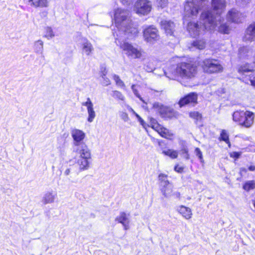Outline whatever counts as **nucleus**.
<instances>
[{"instance_id":"nucleus-3","label":"nucleus","mask_w":255,"mask_h":255,"mask_svg":"<svg viewBox=\"0 0 255 255\" xmlns=\"http://www.w3.org/2000/svg\"><path fill=\"white\" fill-rule=\"evenodd\" d=\"M210 12H202L200 16V21L198 22H189L187 30L191 36L195 37L203 33L205 30H211L214 27L213 17Z\"/></svg>"},{"instance_id":"nucleus-40","label":"nucleus","mask_w":255,"mask_h":255,"mask_svg":"<svg viewBox=\"0 0 255 255\" xmlns=\"http://www.w3.org/2000/svg\"><path fill=\"white\" fill-rule=\"evenodd\" d=\"M195 154L200 159L201 163H204V159L203 157L202 152L199 148L196 147L195 149Z\"/></svg>"},{"instance_id":"nucleus-24","label":"nucleus","mask_w":255,"mask_h":255,"mask_svg":"<svg viewBox=\"0 0 255 255\" xmlns=\"http://www.w3.org/2000/svg\"><path fill=\"white\" fill-rule=\"evenodd\" d=\"M177 211L183 218L187 220H189L192 217V212L189 207L180 205L177 207Z\"/></svg>"},{"instance_id":"nucleus-28","label":"nucleus","mask_w":255,"mask_h":255,"mask_svg":"<svg viewBox=\"0 0 255 255\" xmlns=\"http://www.w3.org/2000/svg\"><path fill=\"white\" fill-rule=\"evenodd\" d=\"M173 187L170 184L168 186H163L161 189V192L165 198H169L172 195V193L173 191Z\"/></svg>"},{"instance_id":"nucleus-43","label":"nucleus","mask_w":255,"mask_h":255,"mask_svg":"<svg viewBox=\"0 0 255 255\" xmlns=\"http://www.w3.org/2000/svg\"><path fill=\"white\" fill-rule=\"evenodd\" d=\"M181 154L186 160L190 158L189 154L188 153V150L186 147H183L181 150Z\"/></svg>"},{"instance_id":"nucleus-16","label":"nucleus","mask_w":255,"mask_h":255,"mask_svg":"<svg viewBox=\"0 0 255 255\" xmlns=\"http://www.w3.org/2000/svg\"><path fill=\"white\" fill-rule=\"evenodd\" d=\"M160 24L167 35H172L175 31V24L170 20L163 19Z\"/></svg>"},{"instance_id":"nucleus-38","label":"nucleus","mask_w":255,"mask_h":255,"mask_svg":"<svg viewBox=\"0 0 255 255\" xmlns=\"http://www.w3.org/2000/svg\"><path fill=\"white\" fill-rule=\"evenodd\" d=\"M113 79L115 80L117 85L122 87H124L125 86L124 82L120 79V77L118 75L114 74L113 75Z\"/></svg>"},{"instance_id":"nucleus-55","label":"nucleus","mask_w":255,"mask_h":255,"mask_svg":"<svg viewBox=\"0 0 255 255\" xmlns=\"http://www.w3.org/2000/svg\"><path fill=\"white\" fill-rule=\"evenodd\" d=\"M249 170L251 171H254L255 170V166L254 165H251L248 168Z\"/></svg>"},{"instance_id":"nucleus-47","label":"nucleus","mask_w":255,"mask_h":255,"mask_svg":"<svg viewBox=\"0 0 255 255\" xmlns=\"http://www.w3.org/2000/svg\"><path fill=\"white\" fill-rule=\"evenodd\" d=\"M131 89L133 91V93H134V94L138 98L140 101H141L142 102H143V103H144V101H143V100L142 99V98L140 97V96L139 95V94H138V91L136 89H135V85H132L131 86Z\"/></svg>"},{"instance_id":"nucleus-4","label":"nucleus","mask_w":255,"mask_h":255,"mask_svg":"<svg viewBox=\"0 0 255 255\" xmlns=\"http://www.w3.org/2000/svg\"><path fill=\"white\" fill-rule=\"evenodd\" d=\"M73 152L79 154L76 163L79 172L87 170L90 168L91 160V152L88 146L83 145L81 149H77Z\"/></svg>"},{"instance_id":"nucleus-49","label":"nucleus","mask_w":255,"mask_h":255,"mask_svg":"<svg viewBox=\"0 0 255 255\" xmlns=\"http://www.w3.org/2000/svg\"><path fill=\"white\" fill-rule=\"evenodd\" d=\"M121 1L125 5H129L132 2V0H121Z\"/></svg>"},{"instance_id":"nucleus-35","label":"nucleus","mask_w":255,"mask_h":255,"mask_svg":"<svg viewBox=\"0 0 255 255\" xmlns=\"http://www.w3.org/2000/svg\"><path fill=\"white\" fill-rule=\"evenodd\" d=\"M155 3L158 7L163 8L167 6L168 0H155Z\"/></svg>"},{"instance_id":"nucleus-20","label":"nucleus","mask_w":255,"mask_h":255,"mask_svg":"<svg viewBox=\"0 0 255 255\" xmlns=\"http://www.w3.org/2000/svg\"><path fill=\"white\" fill-rule=\"evenodd\" d=\"M57 197V193L51 190L50 191H48L46 192L41 199V202L44 205H46L48 204H51L54 202V201Z\"/></svg>"},{"instance_id":"nucleus-29","label":"nucleus","mask_w":255,"mask_h":255,"mask_svg":"<svg viewBox=\"0 0 255 255\" xmlns=\"http://www.w3.org/2000/svg\"><path fill=\"white\" fill-rule=\"evenodd\" d=\"M162 153L165 155L170 157L172 159L176 158L178 157V152L171 149H164L162 150Z\"/></svg>"},{"instance_id":"nucleus-46","label":"nucleus","mask_w":255,"mask_h":255,"mask_svg":"<svg viewBox=\"0 0 255 255\" xmlns=\"http://www.w3.org/2000/svg\"><path fill=\"white\" fill-rule=\"evenodd\" d=\"M252 0H236V3L240 6H244L249 3Z\"/></svg>"},{"instance_id":"nucleus-50","label":"nucleus","mask_w":255,"mask_h":255,"mask_svg":"<svg viewBox=\"0 0 255 255\" xmlns=\"http://www.w3.org/2000/svg\"><path fill=\"white\" fill-rule=\"evenodd\" d=\"M138 122L140 123V124L143 126V127H144V125H145V122L144 121H143V119H142V118L137 114H136V115L135 116Z\"/></svg>"},{"instance_id":"nucleus-58","label":"nucleus","mask_w":255,"mask_h":255,"mask_svg":"<svg viewBox=\"0 0 255 255\" xmlns=\"http://www.w3.org/2000/svg\"><path fill=\"white\" fill-rule=\"evenodd\" d=\"M70 182H72V183H76V181H73V180H70Z\"/></svg>"},{"instance_id":"nucleus-26","label":"nucleus","mask_w":255,"mask_h":255,"mask_svg":"<svg viewBox=\"0 0 255 255\" xmlns=\"http://www.w3.org/2000/svg\"><path fill=\"white\" fill-rule=\"evenodd\" d=\"M218 19V18H217V20H216L215 19H214L215 26L211 30L214 29L216 26H218V24H220L218 27L219 31L224 34H228L230 30L229 26L226 24H221V20L219 21Z\"/></svg>"},{"instance_id":"nucleus-56","label":"nucleus","mask_w":255,"mask_h":255,"mask_svg":"<svg viewBox=\"0 0 255 255\" xmlns=\"http://www.w3.org/2000/svg\"><path fill=\"white\" fill-rule=\"evenodd\" d=\"M247 171V170L245 168H241L240 169V173H241V174H242L243 172H245L246 173Z\"/></svg>"},{"instance_id":"nucleus-53","label":"nucleus","mask_w":255,"mask_h":255,"mask_svg":"<svg viewBox=\"0 0 255 255\" xmlns=\"http://www.w3.org/2000/svg\"><path fill=\"white\" fill-rule=\"evenodd\" d=\"M231 156H233L235 158H239L240 156V153L239 152H233L232 153Z\"/></svg>"},{"instance_id":"nucleus-54","label":"nucleus","mask_w":255,"mask_h":255,"mask_svg":"<svg viewBox=\"0 0 255 255\" xmlns=\"http://www.w3.org/2000/svg\"><path fill=\"white\" fill-rule=\"evenodd\" d=\"M128 109L129 111L131 112L135 116L137 114V113L129 106H128Z\"/></svg>"},{"instance_id":"nucleus-15","label":"nucleus","mask_w":255,"mask_h":255,"mask_svg":"<svg viewBox=\"0 0 255 255\" xmlns=\"http://www.w3.org/2000/svg\"><path fill=\"white\" fill-rule=\"evenodd\" d=\"M198 95L194 92H192L181 98L178 104L180 107H183L187 105H190L193 106L197 104Z\"/></svg>"},{"instance_id":"nucleus-2","label":"nucleus","mask_w":255,"mask_h":255,"mask_svg":"<svg viewBox=\"0 0 255 255\" xmlns=\"http://www.w3.org/2000/svg\"><path fill=\"white\" fill-rule=\"evenodd\" d=\"M197 72V68L193 64L182 62L177 65L171 75H167L166 72H165V74L170 79L188 82L189 80L195 77Z\"/></svg>"},{"instance_id":"nucleus-37","label":"nucleus","mask_w":255,"mask_h":255,"mask_svg":"<svg viewBox=\"0 0 255 255\" xmlns=\"http://www.w3.org/2000/svg\"><path fill=\"white\" fill-rule=\"evenodd\" d=\"M107 72L105 71L103 72L101 77L103 78V80L102 82V84L104 86H107L111 84V81L110 79L107 77H106V75Z\"/></svg>"},{"instance_id":"nucleus-39","label":"nucleus","mask_w":255,"mask_h":255,"mask_svg":"<svg viewBox=\"0 0 255 255\" xmlns=\"http://www.w3.org/2000/svg\"><path fill=\"white\" fill-rule=\"evenodd\" d=\"M150 125L152 128L154 129L156 131L161 127V126L157 123V121L153 118L150 119Z\"/></svg>"},{"instance_id":"nucleus-59","label":"nucleus","mask_w":255,"mask_h":255,"mask_svg":"<svg viewBox=\"0 0 255 255\" xmlns=\"http://www.w3.org/2000/svg\"><path fill=\"white\" fill-rule=\"evenodd\" d=\"M254 63L255 64V57L254 58V61H253Z\"/></svg>"},{"instance_id":"nucleus-11","label":"nucleus","mask_w":255,"mask_h":255,"mask_svg":"<svg viewBox=\"0 0 255 255\" xmlns=\"http://www.w3.org/2000/svg\"><path fill=\"white\" fill-rule=\"evenodd\" d=\"M152 9L151 2L149 0H137L134 5V11L138 15H146Z\"/></svg>"},{"instance_id":"nucleus-8","label":"nucleus","mask_w":255,"mask_h":255,"mask_svg":"<svg viewBox=\"0 0 255 255\" xmlns=\"http://www.w3.org/2000/svg\"><path fill=\"white\" fill-rule=\"evenodd\" d=\"M120 47L124 53L129 58L139 59L142 56V51L134 47L131 44L124 41L121 43Z\"/></svg>"},{"instance_id":"nucleus-25","label":"nucleus","mask_w":255,"mask_h":255,"mask_svg":"<svg viewBox=\"0 0 255 255\" xmlns=\"http://www.w3.org/2000/svg\"><path fill=\"white\" fill-rule=\"evenodd\" d=\"M30 5L34 7H47L49 6L48 0H28Z\"/></svg>"},{"instance_id":"nucleus-23","label":"nucleus","mask_w":255,"mask_h":255,"mask_svg":"<svg viewBox=\"0 0 255 255\" xmlns=\"http://www.w3.org/2000/svg\"><path fill=\"white\" fill-rule=\"evenodd\" d=\"M253 53L251 47L243 46L239 49V57L241 59H248L252 56Z\"/></svg>"},{"instance_id":"nucleus-52","label":"nucleus","mask_w":255,"mask_h":255,"mask_svg":"<svg viewBox=\"0 0 255 255\" xmlns=\"http://www.w3.org/2000/svg\"><path fill=\"white\" fill-rule=\"evenodd\" d=\"M174 196H175V198L180 199V193L179 192H175L173 193V194H172Z\"/></svg>"},{"instance_id":"nucleus-22","label":"nucleus","mask_w":255,"mask_h":255,"mask_svg":"<svg viewBox=\"0 0 255 255\" xmlns=\"http://www.w3.org/2000/svg\"><path fill=\"white\" fill-rule=\"evenodd\" d=\"M81 47L82 53L87 56L90 55L94 51V47L92 43L86 38L82 39Z\"/></svg>"},{"instance_id":"nucleus-17","label":"nucleus","mask_w":255,"mask_h":255,"mask_svg":"<svg viewBox=\"0 0 255 255\" xmlns=\"http://www.w3.org/2000/svg\"><path fill=\"white\" fill-rule=\"evenodd\" d=\"M243 40L245 42H252L255 40V22L248 26Z\"/></svg>"},{"instance_id":"nucleus-48","label":"nucleus","mask_w":255,"mask_h":255,"mask_svg":"<svg viewBox=\"0 0 255 255\" xmlns=\"http://www.w3.org/2000/svg\"><path fill=\"white\" fill-rule=\"evenodd\" d=\"M184 168L182 166H179L178 165H176L174 167V170L179 173H181L183 171Z\"/></svg>"},{"instance_id":"nucleus-57","label":"nucleus","mask_w":255,"mask_h":255,"mask_svg":"<svg viewBox=\"0 0 255 255\" xmlns=\"http://www.w3.org/2000/svg\"><path fill=\"white\" fill-rule=\"evenodd\" d=\"M253 202L254 206L255 207V200H253Z\"/></svg>"},{"instance_id":"nucleus-10","label":"nucleus","mask_w":255,"mask_h":255,"mask_svg":"<svg viewBox=\"0 0 255 255\" xmlns=\"http://www.w3.org/2000/svg\"><path fill=\"white\" fill-rule=\"evenodd\" d=\"M153 109L159 113L161 118L171 119L177 118L178 113L173 109L162 105L159 103H155L153 105Z\"/></svg>"},{"instance_id":"nucleus-45","label":"nucleus","mask_w":255,"mask_h":255,"mask_svg":"<svg viewBox=\"0 0 255 255\" xmlns=\"http://www.w3.org/2000/svg\"><path fill=\"white\" fill-rule=\"evenodd\" d=\"M120 117L125 122H128L129 117L128 114L126 112H122L120 114Z\"/></svg>"},{"instance_id":"nucleus-44","label":"nucleus","mask_w":255,"mask_h":255,"mask_svg":"<svg viewBox=\"0 0 255 255\" xmlns=\"http://www.w3.org/2000/svg\"><path fill=\"white\" fill-rule=\"evenodd\" d=\"M245 83L247 84H250L253 87H255V75L253 78H250L249 79H245Z\"/></svg>"},{"instance_id":"nucleus-30","label":"nucleus","mask_w":255,"mask_h":255,"mask_svg":"<svg viewBox=\"0 0 255 255\" xmlns=\"http://www.w3.org/2000/svg\"><path fill=\"white\" fill-rule=\"evenodd\" d=\"M206 42L204 39L196 40L192 43V45L196 48L202 50L205 48Z\"/></svg>"},{"instance_id":"nucleus-32","label":"nucleus","mask_w":255,"mask_h":255,"mask_svg":"<svg viewBox=\"0 0 255 255\" xmlns=\"http://www.w3.org/2000/svg\"><path fill=\"white\" fill-rule=\"evenodd\" d=\"M243 188L247 191L255 189V180H250L246 182L244 184Z\"/></svg>"},{"instance_id":"nucleus-19","label":"nucleus","mask_w":255,"mask_h":255,"mask_svg":"<svg viewBox=\"0 0 255 255\" xmlns=\"http://www.w3.org/2000/svg\"><path fill=\"white\" fill-rule=\"evenodd\" d=\"M82 105L86 106L87 109V112L88 114V121L92 123L96 117V113L94 110L93 104L89 98H88L87 101L82 103Z\"/></svg>"},{"instance_id":"nucleus-5","label":"nucleus","mask_w":255,"mask_h":255,"mask_svg":"<svg viewBox=\"0 0 255 255\" xmlns=\"http://www.w3.org/2000/svg\"><path fill=\"white\" fill-rule=\"evenodd\" d=\"M255 115L253 112L247 111H236L233 114V119L241 126L250 128L253 124Z\"/></svg>"},{"instance_id":"nucleus-21","label":"nucleus","mask_w":255,"mask_h":255,"mask_svg":"<svg viewBox=\"0 0 255 255\" xmlns=\"http://www.w3.org/2000/svg\"><path fill=\"white\" fill-rule=\"evenodd\" d=\"M129 214H127L125 212H121L120 215L116 218V221L119 223H121L125 230H127L129 229Z\"/></svg>"},{"instance_id":"nucleus-14","label":"nucleus","mask_w":255,"mask_h":255,"mask_svg":"<svg viewBox=\"0 0 255 255\" xmlns=\"http://www.w3.org/2000/svg\"><path fill=\"white\" fill-rule=\"evenodd\" d=\"M238 72L241 74L240 79L245 83V79H249L251 77L253 78L255 75V72L253 70L252 68L247 64L241 65L238 68Z\"/></svg>"},{"instance_id":"nucleus-42","label":"nucleus","mask_w":255,"mask_h":255,"mask_svg":"<svg viewBox=\"0 0 255 255\" xmlns=\"http://www.w3.org/2000/svg\"><path fill=\"white\" fill-rule=\"evenodd\" d=\"M189 116L196 120H199L201 119V115L197 112H192L189 113Z\"/></svg>"},{"instance_id":"nucleus-9","label":"nucleus","mask_w":255,"mask_h":255,"mask_svg":"<svg viewBox=\"0 0 255 255\" xmlns=\"http://www.w3.org/2000/svg\"><path fill=\"white\" fill-rule=\"evenodd\" d=\"M212 7L213 10L205 11L204 12H210V14L213 17V22L214 19L217 20H221L220 15L224 11L226 7L225 0H212Z\"/></svg>"},{"instance_id":"nucleus-18","label":"nucleus","mask_w":255,"mask_h":255,"mask_svg":"<svg viewBox=\"0 0 255 255\" xmlns=\"http://www.w3.org/2000/svg\"><path fill=\"white\" fill-rule=\"evenodd\" d=\"M227 19L233 22L240 23L243 20V15L237 9L233 8L228 12Z\"/></svg>"},{"instance_id":"nucleus-1","label":"nucleus","mask_w":255,"mask_h":255,"mask_svg":"<svg viewBox=\"0 0 255 255\" xmlns=\"http://www.w3.org/2000/svg\"><path fill=\"white\" fill-rule=\"evenodd\" d=\"M114 15L117 27L124 32L128 38L131 39L137 35V28L132 25L128 10L118 8L114 10Z\"/></svg>"},{"instance_id":"nucleus-41","label":"nucleus","mask_w":255,"mask_h":255,"mask_svg":"<svg viewBox=\"0 0 255 255\" xmlns=\"http://www.w3.org/2000/svg\"><path fill=\"white\" fill-rule=\"evenodd\" d=\"M220 138L226 142H229V136L225 130H223L220 134Z\"/></svg>"},{"instance_id":"nucleus-31","label":"nucleus","mask_w":255,"mask_h":255,"mask_svg":"<svg viewBox=\"0 0 255 255\" xmlns=\"http://www.w3.org/2000/svg\"><path fill=\"white\" fill-rule=\"evenodd\" d=\"M167 175L163 173H160L158 175V179L160 181L162 187L168 186L170 184L169 181L167 180Z\"/></svg>"},{"instance_id":"nucleus-7","label":"nucleus","mask_w":255,"mask_h":255,"mask_svg":"<svg viewBox=\"0 0 255 255\" xmlns=\"http://www.w3.org/2000/svg\"><path fill=\"white\" fill-rule=\"evenodd\" d=\"M206 4V0H193L187 1L184 6L185 13L188 17L196 16L201 7Z\"/></svg>"},{"instance_id":"nucleus-51","label":"nucleus","mask_w":255,"mask_h":255,"mask_svg":"<svg viewBox=\"0 0 255 255\" xmlns=\"http://www.w3.org/2000/svg\"><path fill=\"white\" fill-rule=\"evenodd\" d=\"M71 172V169L70 168H67L65 170V171L64 172V175L67 176L70 175Z\"/></svg>"},{"instance_id":"nucleus-13","label":"nucleus","mask_w":255,"mask_h":255,"mask_svg":"<svg viewBox=\"0 0 255 255\" xmlns=\"http://www.w3.org/2000/svg\"><path fill=\"white\" fill-rule=\"evenodd\" d=\"M143 38L145 41L151 44L159 39L160 36L157 28L151 25L145 28L143 31Z\"/></svg>"},{"instance_id":"nucleus-33","label":"nucleus","mask_w":255,"mask_h":255,"mask_svg":"<svg viewBox=\"0 0 255 255\" xmlns=\"http://www.w3.org/2000/svg\"><path fill=\"white\" fill-rule=\"evenodd\" d=\"M156 131L163 137L168 138L170 136L168 130L164 128L160 127Z\"/></svg>"},{"instance_id":"nucleus-6","label":"nucleus","mask_w":255,"mask_h":255,"mask_svg":"<svg viewBox=\"0 0 255 255\" xmlns=\"http://www.w3.org/2000/svg\"><path fill=\"white\" fill-rule=\"evenodd\" d=\"M201 66L203 71L208 74L218 73L223 71V67L220 61L215 59H205L201 63Z\"/></svg>"},{"instance_id":"nucleus-36","label":"nucleus","mask_w":255,"mask_h":255,"mask_svg":"<svg viewBox=\"0 0 255 255\" xmlns=\"http://www.w3.org/2000/svg\"><path fill=\"white\" fill-rule=\"evenodd\" d=\"M45 37L48 39L51 38L54 36V33L52 29L50 27H46L45 28Z\"/></svg>"},{"instance_id":"nucleus-12","label":"nucleus","mask_w":255,"mask_h":255,"mask_svg":"<svg viewBox=\"0 0 255 255\" xmlns=\"http://www.w3.org/2000/svg\"><path fill=\"white\" fill-rule=\"evenodd\" d=\"M71 133L73 139V151L76 150L77 149H81L83 145L87 146L83 142L86 136L83 131L77 128H73L72 129Z\"/></svg>"},{"instance_id":"nucleus-34","label":"nucleus","mask_w":255,"mask_h":255,"mask_svg":"<svg viewBox=\"0 0 255 255\" xmlns=\"http://www.w3.org/2000/svg\"><path fill=\"white\" fill-rule=\"evenodd\" d=\"M112 96L115 99L122 101H124L125 99V96L121 92L116 90L112 91Z\"/></svg>"},{"instance_id":"nucleus-27","label":"nucleus","mask_w":255,"mask_h":255,"mask_svg":"<svg viewBox=\"0 0 255 255\" xmlns=\"http://www.w3.org/2000/svg\"><path fill=\"white\" fill-rule=\"evenodd\" d=\"M33 49L35 53L38 54H42L43 52V42L38 40L34 42Z\"/></svg>"}]
</instances>
